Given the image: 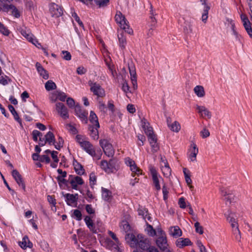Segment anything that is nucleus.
<instances>
[{"mask_svg": "<svg viewBox=\"0 0 252 252\" xmlns=\"http://www.w3.org/2000/svg\"><path fill=\"white\" fill-rule=\"evenodd\" d=\"M115 18L116 22L119 25L121 29L124 30L128 34H131L133 32L132 29L129 28L128 24V22L121 12H117Z\"/></svg>", "mask_w": 252, "mask_h": 252, "instance_id": "nucleus-1", "label": "nucleus"}, {"mask_svg": "<svg viewBox=\"0 0 252 252\" xmlns=\"http://www.w3.org/2000/svg\"><path fill=\"white\" fill-rule=\"evenodd\" d=\"M82 144L81 148L92 157L95 158L97 159H99L101 158L102 154L100 153L99 155H97L93 145L89 141H86L84 143Z\"/></svg>", "mask_w": 252, "mask_h": 252, "instance_id": "nucleus-5", "label": "nucleus"}, {"mask_svg": "<svg viewBox=\"0 0 252 252\" xmlns=\"http://www.w3.org/2000/svg\"><path fill=\"white\" fill-rule=\"evenodd\" d=\"M49 12L52 17L55 18H58L63 14V8L55 3L50 4Z\"/></svg>", "mask_w": 252, "mask_h": 252, "instance_id": "nucleus-9", "label": "nucleus"}, {"mask_svg": "<svg viewBox=\"0 0 252 252\" xmlns=\"http://www.w3.org/2000/svg\"><path fill=\"white\" fill-rule=\"evenodd\" d=\"M64 197L66 204L69 206H71L77 202L78 199V194L77 193L73 194L67 193L64 195Z\"/></svg>", "mask_w": 252, "mask_h": 252, "instance_id": "nucleus-14", "label": "nucleus"}, {"mask_svg": "<svg viewBox=\"0 0 252 252\" xmlns=\"http://www.w3.org/2000/svg\"><path fill=\"white\" fill-rule=\"evenodd\" d=\"M69 184H70L72 189L77 190L78 185H82L84 184L83 179L80 176L73 175L68 176Z\"/></svg>", "mask_w": 252, "mask_h": 252, "instance_id": "nucleus-8", "label": "nucleus"}, {"mask_svg": "<svg viewBox=\"0 0 252 252\" xmlns=\"http://www.w3.org/2000/svg\"><path fill=\"white\" fill-rule=\"evenodd\" d=\"M210 9V6H206L203 8V12L202 15L201 19L203 22L206 23L208 18V12Z\"/></svg>", "mask_w": 252, "mask_h": 252, "instance_id": "nucleus-37", "label": "nucleus"}, {"mask_svg": "<svg viewBox=\"0 0 252 252\" xmlns=\"http://www.w3.org/2000/svg\"><path fill=\"white\" fill-rule=\"evenodd\" d=\"M56 109L60 116L63 119L69 118V114L67 108L63 103L57 102L56 104Z\"/></svg>", "mask_w": 252, "mask_h": 252, "instance_id": "nucleus-11", "label": "nucleus"}, {"mask_svg": "<svg viewBox=\"0 0 252 252\" xmlns=\"http://www.w3.org/2000/svg\"><path fill=\"white\" fill-rule=\"evenodd\" d=\"M8 107L9 110L10 111L12 115L13 116L15 120L17 122H18L21 125H22V120L19 117L18 114L15 110L14 107L11 105H9Z\"/></svg>", "mask_w": 252, "mask_h": 252, "instance_id": "nucleus-30", "label": "nucleus"}, {"mask_svg": "<svg viewBox=\"0 0 252 252\" xmlns=\"http://www.w3.org/2000/svg\"><path fill=\"white\" fill-rule=\"evenodd\" d=\"M118 38L120 47L122 49H125L126 44V37L123 33H120L118 35Z\"/></svg>", "mask_w": 252, "mask_h": 252, "instance_id": "nucleus-33", "label": "nucleus"}, {"mask_svg": "<svg viewBox=\"0 0 252 252\" xmlns=\"http://www.w3.org/2000/svg\"><path fill=\"white\" fill-rule=\"evenodd\" d=\"M11 79L6 75L5 76H1L0 78V84L5 86L8 84L9 82H10Z\"/></svg>", "mask_w": 252, "mask_h": 252, "instance_id": "nucleus-43", "label": "nucleus"}, {"mask_svg": "<svg viewBox=\"0 0 252 252\" xmlns=\"http://www.w3.org/2000/svg\"><path fill=\"white\" fill-rule=\"evenodd\" d=\"M125 164L129 167L135 164V161L129 157L126 158L125 159Z\"/></svg>", "mask_w": 252, "mask_h": 252, "instance_id": "nucleus-58", "label": "nucleus"}, {"mask_svg": "<svg viewBox=\"0 0 252 252\" xmlns=\"http://www.w3.org/2000/svg\"><path fill=\"white\" fill-rule=\"evenodd\" d=\"M75 115L80 119L81 121L86 124L88 123V111L85 109H82L81 106L79 105H76L75 106Z\"/></svg>", "mask_w": 252, "mask_h": 252, "instance_id": "nucleus-7", "label": "nucleus"}, {"mask_svg": "<svg viewBox=\"0 0 252 252\" xmlns=\"http://www.w3.org/2000/svg\"><path fill=\"white\" fill-rule=\"evenodd\" d=\"M107 108L109 110L111 111L112 113L115 112V106L113 103V101L112 100L108 101Z\"/></svg>", "mask_w": 252, "mask_h": 252, "instance_id": "nucleus-63", "label": "nucleus"}, {"mask_svg": "<svg viewBox=\"0 0 252 252\" xmlns=\"http://www.w3.org/2000/svg\"><path fill=\"white\" fill-rule=\"evenodd\" d=\"M90 186H93L96 184V176L94 173H91L90 175Z\"/></svg>", "mask_w": 252, "mask_h": 252, "instance_id": "nucleus-50", "label": "nucleus"}, {"mask_svg": "<svg viewBox=\"0 0 252 252\" xmlns=\"http://www.w3.org/2000/svg\"><path fill=\"white\" fill-rule=\"evenodd\" d=\"M150 172L152 176V179L153 181L154 185L157 190H159L161 189L159 185V182L158 177V173L154 167H152L150 169Z\"/></svg>", "mask_w": 252, "mask_h": 252, "instance_id": "nucleus-16", "label": "nucleus"}, {"mask_svg": "<svg viewBox=\"0 0 252 252\" xmlns=\"http://www.w3.org/2000/svg\"><path fill=\"white\" fill-rule=\"evenodd\" d=\"M198 152V149L196 145L192 143L190 145V148L188 152L189 159L191 161H194L196 159V155Z\"/></svg>", "mask_w": 252, "mask_h": 252, "instance_id": "nucleus-13", "label": "nucleus"}, {"mask_svg": "<svg viewBox=\"0 0 252 252\" xmlns=\"http://www.w3.org/2000/svg\"><path fill=\"white\" fill-rule=\"evenodd\" d=\"M18 244L23 250H25L27 248H32L33 246L32 243L30 241L27 235L23 237L22 241H19Z\"/></svg>", "mask_w": 252, "mask_h": 252, "instance_id": "nucleus-19", "label": "nucleus"}, {"mask_svg": "<svg viewBox=\"0 0 252 252\" xmlns=\"http://www.w3.org/2000/svg\"><path fill=\"white\" fill-rule=\"evenodd\" d=\"M35 67L36 68L38 73L44 79H47L49 78V74L47 70H46L41 64L37 62L35 64Z\"/></svg>", "mask_w": 252, "mask_h": 252, "instance_id": "nucleus-22", "label": "nucleus"}, {"mask_svg": "<svg viewBox=\"0 0 252 252\" xmlns=\"http://www.w3.org/2000/svg\"><path fill=\"white\" fill-rule=\"evenodd\" d=\"M99 144L106 156L112 157L115 154V150L112 145L106 139H100Z\"/></svg>", "mask_w": 252, "mask_h": 252, "instance_id": "nucleus-3", "label": "nucleus"}, {"mask_svg": "<svg viewBox=\"0 0 252 252\" xmlns=\"http://www.w3.org/2000/svg\"><path fill=\"white\" fill-rule=\"evenodd\" d=\"M99 127H96L94 126H88L89 134L90 137L94 140H97L99 138V133L98 129Z\"/></svg>", "mask_w": 252, "mask_h": 252, "instance_id": "nucleus-17", "label": "nucleus"}, {"mask_svg": "<svg viewBox=\"0 0 252 252\" xmlns=\"http://www.w3.org/2000/svg\"><path fill=\"white\" fill-rule=\"evenodd\" d=\"M222 195L225 196V200L229 203L235 201V197L232 193L228 192L225 189H221Z\"/></svg>", "mask_w": 252, "mask_h": 252, "instance_id": "nucleus-27", "label": "nucleus"}, {"mask_svg": "<svg viewBox=\"0 0 252 252\" xmlns=\"http://www.w3.org/2000/svg\"><path fill=\"white\" fill-rule=\"evenodd\" d=\"M32 135L33 141L37 142L38 137H39V138L41 137L42 136V134L37 130H33L32 132Z\"/></svg>", "mask_w": 252, "mask_h": 252, "instance_id": "nucleus-41", "label": "nucleus"}, {"mask_svg": "<svg viewBox=\"0 0 252 252\" xmlns=\"http://www.w3.org/2000/svg\"><path fill=\"white\" fill-rule=\"evenodd\" d=\"M200 135L203 138H205L209 136L210 135V132L209 131L206 129V128H204L203 129V130L200 132Z\"/></svg>", "mask_w": 252, "mask_h": 252, "instance_id": "nucleus-59", "label": "nucleus"}, {"mask_svg": "<svg viewBox=\"0 0 252 252\" xmlns=\"http://www.w3.org/2000/svg\"><path fill=\"white\" fill-rule=\"evenodd\" d=\"M130 170L132 172L131 176L133 177L135 175L139 176L142 174V170L137 166L136 163L130 167Z\"/></svg>", "mask_w": 252, "mask_h": 252, "instance_id": "nucleus-34", "label": "nucleus"}, {"mask_svg": "<svg viewBox=\"0 0 252 252\" xmlns=\"http://www.w3.org/2000/svg\"><path fill=\"white\" fill-rule=\"evenodd\" d=\"M150 144H155L157 142V139L154 134L147 136Z\"/></svg>", "mask_w": 252, "mask_h": 252, "instance_id": "nucleus-61", "label": "nucleus"}, {"mask_svg": "<svg viewBox=\"0 0 252 252\" xmlns=\"http://www.w3.org/2000/svg\"><path fill=\"white\" fill-rule=\"evenodd\" d=\"M112 192L110 190L103 187L101 188V195L104 200L107 201H110L112 197Z\"/></svg>", "mask_w": 252, "mask_h": 252, "instance_id": "nucleus-24", "label": "nucleus"}, {"mask_svg": "<svg viewBox=\"0 0 252 252\" xmlns=\"http://www.w3.org/2000/svg\"><path fill=\"white\" fill-rule=\"evenodd\" d=\"M169 234L173 237L177 238L182 236V232L179 226H175L170 228Z\"/></svg>", "mask_w": 252, "mask_h": 252, "instance_id": "nucleus-25", "label": "nucleus"}, {"mask_svg": "<svg viewBox=\"0 0 252 252\" xmlns=\"http://www.w3.org/2000/svg\"><path fill=\"white\" fill-rule=\"evenodd\" d=\"M235 217V214L231 212L226 217V219L229 223L236 222Z\"/></svg>", "mask_w": 252, "mask_h": 252, "instance_id": "nucleus-49", "label": "nucleus"}, {"mask_svg": "<svg viewBox=\"0 0 252 252\" xmlns=\"http://www.w3.org/2000/svg\"><path fill=\"white\" fill-rule=\"evenodd\" d=\"M44 137L46 142L49 145H52L55 144V137L52 132H48Z\"/></svg>", "mask_w": 252, "mask_h": 252, "instance_id": "nucleus-29", "label": "nucleus"}, {"mask_svg": "<svg viewBox=\"0 0 252 252\" xmlns=\"http://www.w3.org/2000/svg\"><path fill=\"white\" fill-rule=\"evenodd\" d=\"M178 204L181 208L185 209L187 207L185 199L184 197H181L178 202Z\"/></svg>", "mask_w": 252, "mask_h": 252, "instance_id": "nucleus-60", "label": "nucleus"}, {"mask_svg": "<svg viewBox=\"0 0 252 252\" xmlns=\"http://www.w3.org/2000/svg\"><path fill=\"white\" fill-rule=\"evenodd\" d=\"M0 32L5 35H8L9 33V30L2 24L0 25Z\"/></svg>", "mask_w": 252, "mask_h": 252, "instance_id": "nucleus-55", "label": "nucleus"}, {"mask_svg": "<svg viewBox=\"0 0 252 252\" xmlns=\"http://www.w3.org/2000/svg\"><path fill=\"white\" fill-rule=\"evenodd\" d=\"M71 217L77 221H80L82 219V215L81 212L78 209H75L73 211Z\"/></svg>", "mask_w": 252, "mask_h": 252, "instance_id": "nucleus-35", "label": "nucleus"}, {"mask_svg": "<svg viewBox=\"0 0 252 252\" xmlns=\"http://www.w3.org/2000/svg\"><path fill=\"white\" fill-rule=\"evenodd\" d=\"M168 127L170 128L171 130L176 132H178L181 129L180 125L177 121H175L171 125L168 124Z\"/></svg>", "mask_w": 252, "mask_h": 252, "instance_id": "nucleus-36", "label": "nucleus"}, {"mask_svg": "<svg viewBox=\"0 0 252 252\" xmlns=\"http://www.w3.org/2000/svg\"><path fill=\"white\" fill-rule=\"evenodd\" d=\"M97 107L98 109L102 113H105L106 112L107 107L105 103L103 101L98 100Z\"/></svg>", "mask_w": 252, "mask_h": 252, "instance_id": "nucleus-40", "label": "nucleus"}, {"mask_svg": "<svg viewBox=\"0 0 252 252\" xmlns=\"http://www.w3.org/2000/svg\"><path fill=\"white\" fill-rule=\"evenodd\" d=\"M45 89L47 91H50L56 89V84L51 80L48 81L45 85Z\"/></svg>", "mask_w": 252, "mask_h": 252, "instance_id": "nucleus-38", "label": "nucleus"}, {"mask_svg": "<svg viewBox=\"0 0 252 252\" xmlns=\"http://www.w3.org/2000/svg\"><path fill=\"white\" fill-rule=\"evenodd\" d=\"M146 229L149 235L153 237L156 235V231L151 225L147 223V227Z\"/></svg>", "mask_w": 252, "mask_h": 252, "instance_id": "nucleus-42", "label": "nucleus"}, {"mask_svg": "<svg viewBox=\"0 0 252 252\" xmlns=\"http://www.w3.org/2000/svg\"><path fill=\"white\" fill-rule=\"evenodd\" d=\"M21 33L30 42H31L32 41V40L33 39V38L34 37L33 35L32 34H31L30 33H27L26 31H22L21 32Z\"/></svg>", "mask_w": 252, "mask_h": 252, "instance_id": "nucleus-52", "label": "nucleus"}, {"mask_svg": "<svg viewBox=\"0 0 252 252\" xmlns=\"http://www.w3.org/2000/svg\"><path fill=\"white\" fill-rule=\"evenodd\" d=\"M74 170L76 173L81 176L85 173V170L83 166L76 160L74 161L73 163Z\"/></svg>", "mask_w": 252, "mask_h": 252, "instance_id": "nucleus-26", "label": "nucleus"}, {"mask_svg": "<svg viewBox=\"0 0 252 252\" xmlns=\"http://www.w3.org/2000/svg\"><path fill=\"white\" fill-rule=\"evenodd\" d=\"M66 103L69 108L75 107V101L71 97H68L66 99Z\"/></svg>", "mask_w": 252, "mask_h": 252, "instance_id": "nucleus-62", "label": "nucleus"}, {"mask_svg": "<svg viewBox=\"0 0 252 252\" xmlns=\"http://www.w3.org/2000/svg\"><path fill=\"white\" fill-rule=\"evenodd\" d=\"M176 244L179 248H183L185 246H191L192 243L189 238H181L176 241Z\"/></svg>", "mask_w": 252, "mask_h": 252, "instance_id": "nucleus-23", "label": "nucleus"}, {"mask_svg": "<svg viewBox=\"0 0 252 252\" xmlns=\"http://www.w3.org/2000/svg\"><path fill=\"white\" fill-rule=\"evenodd\" d=\"M65 177L58 176L57 177V180L58 182L59 185L60 186L61 185V184H63L65 186H67L69 184L68 179L67 180L64 179Z\"/></svg>", "mask_w": 252, "mask_h": 252, "instance_id": "nucleus-44", "label": "nucleus"}, {"mask_svg": "<svg viewBox=\"0 0 252 252\" xmlns=\"http://www.w3.org/2000/svg\"><path fill=\"white\" fill-rule=\"evenodd\" d=\"M84 221L88 228L90 229V230L93 233L96 234L97 233V229L95 226V225L92 220L91 217L89 216H85L84 218Z\"/></svg>", "mask_w": 252, "mask_h": 252, "instance_id": "nucleus-15", "label": "nucleus"}, {"mask_svg": "<svg viewBox=\"0 0 252 252\" xmlns=\"http://www.w3.org/2000/svg\"><path fill=\"white\" fill-rule=\"evenodd\" d=\"M89 120L91 124L88 126H96V127H100L98 117L93 111L90 112Z\"/></svg>", "mask_w": 252, "mask_h": 252, "instance_id": "nucleus-20", "label": "nucleus"}, {"mask_svg": "<svg viewBox=\"0 0 252 252\" xmlns=\"http://www.w3.org/2000/svg\"><path fill=\"white\" fill-rule=\"evenodd\" d=\"M158 232L160 233V236L157 239L156 244L161 251H164L167 249L168 246L167 238L162 230L160 229Z\"/></svg>", "mask_w": 252, "mask_h": 252, "instance_id": "nucleus-6", "label": "nucleus"}, {"mask_svg": "<svg viewBox=\"0 0 252 252\" xmlns=\"http://www.w3.org/2000/svg\"><path fill=\"white\" fill-rule=\"evenodd\" d=\"M240 18L245 30L249 36L252 39V28L251 22L247 16L245 14H241L240 15Z\"/></svg>", "mask_w": 252, "mask_h": 252, "instance_id": "nucleus-10", "label": "nucleus"}, {"mask_svg": "<svg viewBox=\"0 0 252 252\" xmlns=\"http://www.w3.org/2000/svg\"><path fill=\"white\" fill-rule=\"evenodd\" d=\"M117 161L114 159H110L109 161L102 160L100 163V167L105 172L109 174L117 171L116 168Z\"/></svg>", "mask_w": 252, "mask_h": 252, "instance_id": "nucleus-2", "label": "nucleus"}, {"mask_svg": "<svg viewBox=\"0 0 252 252\" xmlns=\"http://www.w3.org/2000/svg\"><path fill=\"white\" fill-rule=\"evenodd\" d=\"M138 141L137 144L139 146H142L144 145V142L145 141V137L143 135H138L137 136Z\"/></svg>", "mask_w": 252, "mask_h": 252, "instance_id": "nucleus-56", "label": "nucleus"}, {"mask_svg": "<svg viewBox=\"0 0 252 252\" xmlns=\"http://www.w3.org/2000/svg\"><path fill=\"white\" fill-rule=\"evenodd\" d=\"M137 237L138 239H139L137 244V247L143 250H147L149 246L147 239H144L142 235L141 234L137 235Z\"/></svg>", "mask_w": 252, "mask_h": 252, "instance_id": "nucleus-18", "label": "nucleus"}, {"mask_svg": "<svg viewBox=\"0 0 252 252\" xmlns=\"http://www.w3.org/2000/svg\"><path fill=\"white\" fill-rule=\"evenodd\" d=\"M138 215L141 216L144 220H146V217L148 216V210L146 209H138Z\"/></svg>", "mask_w": 252, "mask_h": 252, "instance_id": "nucleus-47", "label": "nucleus"}, {"mask_svg": "<svg viewBox=\"0 0 252 252\" xmlns=\"http://www.w3.org/2000/svg\"><path fill=\"white\" fill-rule=\"evenodd\" d=\"M89 85L90 86V91L94 95L97 96V97H103L105 96L104 90L99 84L89 81Z\"/></svg>", "mask_w": 252, "mask_h": 252, "instance_id": "nucleus-4", "label": "nucleus"}, {"mask_svg": "<svg viewBox=\"0 0 252 252\" xmlns=\"http://www.w3.org/2000/svg\"><path fill=\"white\" fill-rule=\"evenodd\" d=\"M194 227L195 228V231L200 234L203 233V229L202 226L200 225L199 222L197 221L194 223Z\"/></svg>", "mask_w": 252, "mask_h": 252, "instance_id": "nucleus-46", "label": "nucleus"}, {"mask_svg": "<svg viewBox=\"0 0 252 252\" xmlns=\"http://www.w3.org/2000/svg\"><path fill=\"white\" fill-rule=\"evenodd\" d=\"M64 140L63 138L59 136L57 142H55V144L53 145L55 148L58 150H60L63 146Z\"/></svg>", "mask_w": 252, "mask_h": 252, "instance_id": "nucleus-39", "label": "nucleus"}, {"mask_svg": "<svg viewBox=\"0 0 252 252\" xmlns=\"http://www.w3.org/2000/svg\"><path fill=\"white\" fill-rule=\"evenodd\" d=\"M194 92L196 95L199 97H203L205 95L204 88L202 86H196L194 88Z\"/></svg>", "mask_w": 252, "mask_h": 252, "instance_id": "nucleus-31", "label": "nucleus"}, {"mask_svg": "<svg viewBox=\"0 0 252 252\" xmlns=\"http://www.w3.org/2000/svg\"><path fill=\"white\" fill-rule=\"evenodd\" d=\"M12 175L18 185L21 186L22 189L25 191L26 186L22 176L20 175L19 172L17 170L14 169L12 171Z\"/></svg>", "mask_w": 252, "mask_h": 252, "instance_id": "nucleus-12", "label": "nucleus"}, {"mask_svg": "<svg viewBox=\"0 0 252 252\" xmlns=\"http://www.w3.org/2000/svg\"><path fill=\"white\" fill-rule=\"evenodd\" d=\"M151 10L150 11V12H151V14L152 15V16L150 17L151 23H153V25L152 24L151 27H153L154 28H155L156 25L157 23V21H156V19H155V18L154 17V16L155 14H154V12L152 9V5H151Z\"/></svg>", "mask_w": 252, "mask_h": 252, "instance_id": "nucleus-48", "label": "nucleus"}, {"mask_svg": "<svg viewBox=\"0 0 252 252\" xmlns=\"http://www.w3.org/2000/svg\"><path fill=\"white\" fill-rule=\"evenodd\" d=\"M86 212L90 215L94 214L95 210L93 208L92 205L87 204L85 206Z\"/></svg>", "mask_w": 252, "mask_h": 252, "instance_id": "nucleus-57", "label": "nucleus"}, {"mask_svg": "<svg viewBox=\"0 0 252 252\" xmlns=\"http://www.w3.org/2000/svg\"><path fill=\"white\" fill-rule=\"evenodd\" d=\"M233 234L235 236V238L236 241L240 242L241 240V233L239 229V228H235L234 229L233 231L232 232Z\"/></svg>", "mask_w": 252, "mask_h": 252, "instance_id": "nucleus-45", "label": "nucleus"}, {"mask_svg": "<svg viewBox=\"0 0 252 252\" xmlns=\"http://www.w3.org/2000/svg\"><path fill=\"white\" fill-rule=\"evenodd\" d=\"M247 1L250 9L249 14L250 19L252 22V0H247Z\"/></svg>", "mask_w": 252, "mask_h": 252, "instance_id": "nucleus-64", "label": "nucleus"}, {"mask_svg": "<svg viewBox=\"0 0 252 252\" xmlns=\"http://www.w3.org/2000/svg\"><path fill=\"white\" fill-rule=\"evenodd\" d=\"M196 109L198 111V112L201 114L202 115H204V116H206L208 118L210 119L211 118V113L203 106L197 105Z\"/></svg>", "mask_w": 252, "mask_h": 252, "instance_id": "nucleus-28", "label": "nucleus"}, {"mask_svg": "<svg viewBox=\"0 0 252 252\" xmlns=\"http://www.w3.org/2000/svg\"><path fill=\"white\" fill-rule=\"evenodd\" d=\"M62 54L63 56L62 58L66 60V61H69L71 59V55L70 53L66 51H62Z\"/></svg>", "mask_w": 252, "mask_h": 252, "instance_id": "nucleus-53", "label": "nucleus"}, {"mask_svg": "<svg viewBox=\"0 0 252 252\" xmlns=\"http://www.w3.org/2000/svg\"><path fill=\"white\" fill-rule=\"evenodd\" d=\"M67 96L66 94L62 92H58L57 98L62 101H64L66 98Z\"/></svg>", "mask_w": 252, "mask_h": 252, "instance_id": "nucleus-51", "label": "nucleus"}, {"mask_svg": "<svg viewBox=\"0 0 252 252\" xmlns=\"http://www.w3.org/2000/svg\"><path fill=\"white\" fill-rule=\"evenodd\" d=\"M192 20L191 19L185 20L183 26L184 32L185 34H190L192 32Z\"/></svg>", "mask_w": 252, "mask_h": 252, "instance_id": "nucleus-21", "label": "nucleus"}, {"mask_svg": "<svg viewBox=\"0 0 252 252\" xmlns=\"http://www.w3.org/2000/svg\"><path fill=\"white\" fill-rule=\"evenodd\" d=\"M126 238L129 239L131 243V247H137V244L139 240L137 237L136 238L135 236L132 233L128 234L127 235Z\"/></svg>", "mask_w": 252, "mask_h": 252, "instance_id": "nucleus-32", "label": "nucleus"}, {"mask_svg": "<svg viewBox=\"0 0 252 252\" xmlns=\"http://www.w3.org/2000/svg\"><path fill=\"white\" fill-rule=\"evenodd\" d=\"M162 193H163V198L164 200H166L168 197V188L164 185L162 187Z\"/></svg>", "mask_w": 252, "mask_h": 252, "instance_id": "nucleus-54", "label": "nucleus"}]
</instances>
